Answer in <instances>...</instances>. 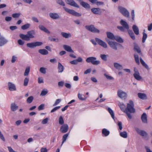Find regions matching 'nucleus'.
Returning a JSON list of instances; mask_svg holds the SVG:
<instances>
[{
  "mask_svg": "<svg viewBox=\"0 0 152 152\" xmlns=\"http://www.w3.org/2000/svg\"><path fill=\"white\" fill-rule=\"evenodd\" d=\"M145 30H144L143 32V36L142 39V41L143 43H144L145 42L147 37V35L145 32Z\"/></svg>",
  "mask_w": 152,
  "mask_h": 152,
  "instance_id": "33",
  "label": "nucleus"
},
{
  "mask_svg": "<svg viewBox=\"0 0 152 152\" xmlns=\"http://www.w3.org/2000/svg\"><path fill=\"white\" fill-rule=\"evenodd\" d=\"M95 40L99 45L104 48H107V44L102 40L99 38H95Z\"/></svg>",
  "mask_w": 152,
  "mask_h": 152,
  "instance_id": "9",
  "label": "nucleus"
},
{
  "mask_svg": "<svg viewBox=\"0 0 152 152\" xmlns=\"http://www.w3.org/2000/svg\"><path fill=\"white\" fill-rule=\"evenodd\" d=\"M118 96L121 98L125 99L127 96V94L126 93L123 91L121 90H118Z\"/></svg>",
  "mask_w": 152,
  "mask_h": 152,
  "instance_id": "11",
  "label": "nucleus"
},
{
  "mask_svg": "<svg viewBox=\"0 0 152 152\" xmlns=\"http://www.w3.org/2000/svg\"><path fill=\"white\" fill-rule=\"evenodd\" d=\"M118 9L119 11L124 17L126 18L129 17V12L126 8L119 6L118 7Z\"/></svg>",
  "mask_w": 152,
  "mask_h": 152,
  "instance_id": "3",
  "label": "nucleus"
},
{
  "mask_svg": "<svg viewBox=\"0 0 152 152\" xmlns=\"http://www.w3.org/2000/svg\"><path fill=\"white\" fill-rule=\"evenodd\" d=\"M120 134L121 137L124 138H126L127 137V134L125 131L121 132Z\"/></svg>",
  "mask_w": 152,
  "mask_h": 152,
  "instance_id": "37",
  "label": "nucleus"
},
{
  "mask_svg": "<svg viewBox=\"0 0 152 152\" xmlns=\"http://www.w3.org/2000/svg\"><path fill=\"white\" fill-rule=\"evenodd\" d=\"M18 108V106H17L15 103H12L11 105V109L12 111H15Z\"/></svg>",
  "mask_w": 152,
  "mask_h": 152,
  "instance_id": "30",
  "label": "nucleus"
},
{
  "mask_svg": "<svg viewBox=\"0 0 152 152\" xmlns=\"http://www.w3.org/2000/svg\"><path fill=\"white\" fill-rule=\"evenodd\" d=\"M78 98L80 100H82V101L85 100L86 99V97H85L84 96V97H83L82 96V95L80 94H78Z\"/></svg>",
  "mask_w": 152,
  "mask_h": 152,
  "instance_id": "43",
  "label": "nucleus"
},
{
  "mask_svg": "<svg viewBox=\"0 0 152 152\" xmlns=\"http://www.w3.org/2000/svg\"><path fill=\"white\" fill-rule=\"evenodd\" d=\"M134 73L133 76L135 78L138 80H140L142 79V77L140 75V74L138 71L136 70L135 68L134 69Z\"/></svg>",
  "mask_w": 152,
  "mask_h": 152,
  "instance_id": "12",
  "label": "nucleus"
},
{
  "mask_svg": "<svg viewBox=\"0 0 152 152\" xmlns=\"http://www.w3.org/2000/svg\"><path fill=\"white\" fill-rule=\"evenodd\" d=\"M48 120V118H46L43 119L42 121V123L43 124H45L47 123Z\"/></svg>",
  "mask_w": 152,
  "mask_h": 152,
  "instance_id": "60",
  "label": "nucleus"
},
{
  "mask_svg": "<svg viewBox=\"0 0 152 152\" xmlns=\"http://www.w3.org/2000/svg\"><path fill=\"white\" fill-rule=\"evenodd\" d=\"M91 11L94 14L100 15L102 14V11H104V10L101 9L99 8H93L91 9Z\"/></svg>",
  "mask_w": 152,
  "mask_h": 152,
  "instance_id": "10",
  "label": "nucleus"
},
{
  "mask_svg": "<svg viewBox=\"0 0 152 152\" xmlns=\"http://www.w3.org/2000/svg\"><path fill=\"white\" fill-rule=\"evenodd\" d=\"M29 81V79L28 78H25L24 80L23 85L24 86H26L28 84Z\"/></svg>",
  "mask_w": 152,
  "mask_h": 152,
  "instance_id": "47",
  "label": "nucleus"
},
{
  "mask_svg": "<svg viewBox=\"0 0 152 152\" xmlns=\"http://www.w3.org/2000/svg\"><path fill=\"white\" fill-rule=\"evenodd\" d=\"M18 44L20 45H23L24 43V41L21 39H19L18 41Z\"/></svg>",
  "mask_w": 152,
  "mask_h": 152,
  "instance_id": "62",
  "label": "nucleus"
},
{
  "mask_svg": "<svg viewBox=\"0 0 152 152\" xmlns=\"http://www.w3.org/2000/svg\"><path fill=\"white\" fill-rule=\"evenodd\" d=\"M69 127L67 124H64L62 126L60 129V132L62 133L67 132L68 130Z\"/></svg>",
  "mask_w": 152,
  "mask_h": 152,
  "instance_id": "14",
  "label": "nucleus"
},
{
  "mask_svg": "<svg viewBox=\"0 0 152 152\" xmlns=\"http://www.w3.org/2000/svg\"><path fill=\"white\" fill-rule=\"evenodd\" d=\"M20 13H14L12 14V16L14 18H18L20 16Z\"/></svg>",
  "mask_w": 152,
  "mask_h": 152,
  "instance_id": "51",
  "label": "nucleus"
},
{
  "mask_svg": "<svg viewBox=\"0 0 152 152\" xmlns=\"http://www.w3.org/2000/svg\"><path fill=\"white\" fill-rule=\"evenodd\" d=\"M49 39L51 41H53L56 42H58V38H55L49 37Z\"/></svg>",
  "mask_w": 152,
  "mask_h": 152,
  "instance_id": "50",
  "label": "nucleus"
},
{
  "mask_svg": "<svg viewBox=\"0 0 152 152\" xmlns=\"http://www.w3.org/2000/svg\"><path fill=\"white\" fill-rule=\"evenodd\" d=\"M30 69L29 67H28L26 68L25 69V72L24 73V75L25 76H27L28 75L30 72Z\"/></svg>",
  "mask_w": 152,
  "mask_h": 152,
  "instance_id": "42",
  "label": "nucleus"
},
{
  "mask_svg": "<svg viewBox=\"0 0 152 152\" xmlns=\"http://www.w3.org/2000/svg\"><path fill=\"white\" fill-rule=\"evenodd\" d=\"M83 59L81 57H79L77 59L71 61L70 63L72 64H76L79 62H82Z\"/></svg>",
  "mask_w": 152,
  "mask_h": 152,
  "instance_id": "24",
  "label": "nucleus"
},
{
  "mask_svg": "<svg viewBox=\"0 0 152 152\" xmlns=\"http://www.w3.org/2000/svg\"><path fill=\"white\" fill-rule=\"evenodd\" d=\"M107 37L108 38L112 40H114L115 39V36L111 32H107L106 33Z\"/></svg>",
  "mask_w": 152,
  "mask_h": 152,
  "instance_id": "25",
  "label": "nucleus"
},
{
  "mask_svg": "<svg viewBox=\"0 0 152 152\" xmlns=\"http://www.w3.org/2000/svg\"><path fill=\"white\" fill-rule=\"evenodd\" d=\"M138 97L140 99H147V97L146 94L142 93H138Z\"/></svg>",
  "mask_w": 152,
  "mask_h": 152,
  "instance_id": "29",
  "label": "nucleus"
},
{
  "mask_svg": "<svg viewBox=\"0 0 152 152\" xmlns=\"http://www.w3.org/2000/svg\"><path fill=\"white\" fill-rule=\"evenodd\" d=\"M69 134H65L63 137L62 138V143L61 145H62L63 143L66 141V140Z\"/></svg>",
  "mask_w": 152,
  "mask_h": 152,
  "instance_id": "41",
  "label": "nucleus"
},
{
  "mask_svg": "<svg viewBox=\"0 0 152 152\" xmlns=\"http://www.w3.org/2000/svg\"><path fill=\"white\" fill-rule=\"evenodd\" d=\"M45 107V104H42L38 107V109L39 110H42L44 109Z\"/></svg>",
  "mask_w": 152,
  "mask_h": 152,
  "instance_id": "53",
  "label": "nucleus"
},
{
  "mask_svg": "<svg viewBox=\"0 0 152 152\" xmlns=\"http://www.w3.org/2000/svg\"><path fill=\"white\" fill-rule=\"evenodd\" d=\"M117 28L119 29L121 31L123 32H125V28L122 26H118Z\"/></svg>",
  "mask_w": 152,
  "mask_h": 152,
  "instance_id": "52",
  "label": "nucleus"
},
{
  "mask_svg": "<svg viewBox=\"0 0 152 152\" xmlns=\"http://www.w3.org/2000/svg\"><path fill=\"white\" fill-rule=\"evenodd\" d=\"M63 8L66 12L73 15L78 17L81 16V14L76 12L74 10L69 9L64 7H63Z\"/></svg>",
  "mask_w": 152,
  "mask_h": 152,
  "instance_id": "7",
  "label": "nucleus"
},
{
  "mask_svg": "<svg viewBox=\"0 0 152 152\" xmlns=\"http://www.w3.org/2000/svg\"><path fill=\"white\" fill-rule=\"evenodd\" d=\"M60 108V106H57L55 107L51 111V113H53L56 111V110L59 109Z\"/></svg>",
  "mask_w": 152,
  "mask_h": 152,
  "instance_id": "57",
  "label": "nucleus"
},
{
  "mask_svg": "<svg viewBox=\"0 0 152 152\" xmlns=\"http://www.w3.org/2000/svg\"><path fill=\"white\" fill-rule=\"evenodd\" d=\"M34 99V97L32 96L29 97L26 100L27 102L28 103L30 104L31 103Z\"/></svg>",
  "mask_w": 152,
  "mask_h": 152,
  "instance_id": "40",
  "label": "nucleus"
},
{
  "mask_svg": "<svg viewBox=\"0 0 152 152\" xmlns=\"http://www.w3.org/2000/svg\"><path fill=\"white\" fill-rule=\"evenodd\" d=\"M39 27L40 30L47 33L50 34V31L45 27L42 25H39Z\"/></svg>",
  "mask_w": 152,
  "mask_h": 152,
  "instance_id": "23",
  "label": "nucleus"
},
{
  "mask_svg": "<svg viewBox=\"0 0 152 152\" xmlns=\"http://www.w3.org/2000/svg\"><path fill=\"white\" fill-rule=\"evenodd\" d=\"M120 23L122 26H123L126 29H127V30L129 29V25L126 21L123 19H121L120 21Z\"/></svg>",
  "mask_w": 152,
  "mask_h": 152,
  "instance_id": "17",
  "label": "nucleus"
},
{
  "mask_svg": "<svg viewBox=\"0 0 152 152\" xmlns=\"http://www.w3.org/2000/svg\"><path fill=\"white\" fill-rule=\"evenodd\" d=\"M128 32L129 35L131 38L133 40H134L135 39L134 35L132 31L131 30H128Z\"/></svg>",
  "mask_w": 152,
  "mask_h": 152,
  "instance_id": "31",
  "label": "nucleus"
},
{
  "mask_svg": "<svg viewBox=\"0 0 152 152\" xmlns=\"http://www.w3.org/2000/svg\"><path fill=\"white\" fill-rule=\"evenodd\" d=\"M61 101V99H57L56 102L53 105V106H55L56 105H57V104H58V103H59Z\"/></svg>",
  "mask_w": 152,
  "mask_h": 152,
  "instance_id": "56",
  "label": "nucleus"
},
{
  "mask_svg": "<svg viewBox=\"0 0 152 152\" xmlns=\"http://www.w3.org/2000/svg\"><path fill=\"white\" fill-rule=\"evenodd\" d=\"M80 5L84 8L87 9H89L90 7V5L88 3L84 1H81L80 3Z\"/></svg>",
  "mask_w": 152,
  "mask_h": 152,
  "instance_id": "28",
  "label": "nucleus"
},
{
  "mask_svg": "<svg viewBox=\"0 0 152 152\" xmlns=\"http://www.w3.org/2000/svg\"><path fill=\"white\" fill-rule=\"evenodd\" d=\"M56 2L60 5L64 6L65 3L62 0H56Z\"/></svg>",
  "mask_w": 152,
  "mask_h": 152,
  "instance_id": "46",
  "label": "nucleus"
},
{
  "mask_svg": "<svg viewBox=\"0 0 152 152\" xmlns=\"http://www.w3.org/2000/svg\"><path fill=\"white\" fill-rule=\"evenodd\" d=\"M48 92V91L47 90H43L40 94L41 96H44L46 95Z\"/></svg>",
  "mask_w": 152,
  "mask_h": 152,
  "instance_id": "49",
  "label": "nucleus"
},
{
  "mask_svg": "<svg viewBox=\"0 0 152 152\" xmlns=\"http://www.w3.org/2000/svg\"><path fill=\"white\" fill-rule=\"evenodd\" d=\"M66 2L70 5L77 8H79V6L73 0H65Z\"/></svg>",
  "mask_w": 152,
  "mask_h": 152,
  "instance_id": "13",
  "label": "nucleus"
},
{
  "mask_svg": "<svg viewBox=\"0 0 152 152\" xmlns=\"http://www.w3.org/2000/svg\"><path fill=\"white\" fill-rule=\"evenodd\" d=\"M129 112H128L127 111H126L125 113L127 114L128 118L130 119H131L132 118V116L131 114L129 113Z\"/></svg>",
  "mask_w": 152,
  "mask_h": 152,
  "instance_id": "61",
  "label": "nucleus"
},
{
  "mask_svg": "<svg viewBox=\"0 0 152 152\" xmlns=\"http://www.w3.org/2000/svg\"><path fill=\"white\" fill-rule=\"evenodd\" d=\"M102 133L105 136H107L109 134L110 132L109 131L107 130L106 129H102Z\"/></svg>",
  "mask_w": 152,
  "mask_h": 152,
  "instance_id": "39",
  "label": "nucleus"
},
{
  "mask_svg": "<svg viewBox=\"0 0 152 152\" xmlns=\"http://www.w3.org/2000/svg\"><path fill=\"white\" fill-rule=\"evenodd\" d=\"M86 61L88 63H91L93 65H97L100 63L99 61L96 60V58L94 57L88 58L86 59Z\"/></svg>",
  "mask_w": 152,
  "mask_h": 152,
  "instance_id": "4",
  "label": "nucleus"
},
{
  "mask_svg": "<svg viewBox=\"0 0 152 152\" xmlns=\"http://www.w3.org/2000/svg\"><path fill=\"white\" fill-rule=\"evenodd\" d=\"M134 50L136 51L138 53L142 55L141 49L139 46L136 43H134Z\"/></svg>",
  "mask_w": 152,
  "mask_h": 152,
  "instance_id": "18",
  "label": "nucleus"
},
{
  "mask_svg": "<svg viewBox=\"0 0 152 152\" xmlns=\"http://www.w3.org/2000/svg\"><path fill=\"white\" fill-rule=\"evenodd\" d=\"M106 40L111 48L115 50H117V46L119 45V43L110 40L108 39H106Z\"/></svg>",
  "mask_w": 152,
  "mask_h": 152,
  "instance_id": "5",
  "label": "nucleus"
},
{
  "mask_svg": "<svg viewBox=\"0 0 152 152\" xmlns=\"http://www.w3.org/2000/svg\"><path fill=\"white\" fill-rule=\"evenodd\" d=\"M39 52L43 55H46L48 53V51L45 49H39Z\"/></svg>",
  "mask_w": 152,
  "mask_h": 152,
  "instance_id": "32",
  "label": "nucleus"
},
{
  "mask_svg": "<svg viewBox=\"0 0 152 152\" xmlns=\"http://www.w3.org/2000/svg\"><path fill=\"white\" fill-rule=\"evenodd\" d=\"M50 18L54 20L58 19L60 18V16L58 14L56 13L51 12L49 14Z\"/></svg>",
  "mask_w": 152,
  "mask_h": 152,
  "instance_id": "15",
  "label": "nucleus"
},
{
  "mask_svg": "<svg viewBox=\"0 0 152 152\" xmlns=\"http://www.w3.org/2000/svg\"><path fill=\"white\" fill-rule=\"evenodd\" d=\"M48 150L46 148H42L40 150V152H47Z\"/></svg>",
  "mask_w": 152,
  "mask_h": 152,
  "instance_id": "64",
  "label": "nucleus"
},
{
  "mask_svg": "<svg viewBox=\"0 0 152 152\" xmlns=\"http://www.w3.org/2000/svg\"><path fill=\"white\" fill-rule=\"evenodd\" d=\"M7 42V40L4 37H0V46H3Z\"/></svg>",
  "mask_w": 152,
  "mask_h": 152,
  "instance_id": "20",
  "label": "nucleus"
},
{
  "mask_svg": "<svg viewBox=\"0 0 152 152\" xmlns=\"http://www.w3.org/2000/svg\"><path fill=\"white\" fill-rule=\"evenodd\" d=\"M30 24L27 23L22 26L21 27V28L23 30H25L28 28L30 26Z\"/></svg>",
  "mask_w": 152,
  "mask_h": 152,
  "instance_id": "34",
  "label": "nucleus"
},
{
  "mask_svg": "<svg viewBox=\"0 0 152 152\" xmlns=\"http://www.w3.org/2000/svg\"><path fill=\"white\" fill-rule=\"evenodd\" d=\"M40 71L42 73L45 74L46 73V69L43 67H41L40 69Z\"/></svg>",
  "mask_w": 152,
  "mask_h": 152,
  "instance_id": "54",
  "label": "nucleus"
},
{
  "mask_svg": "<svg viewBox=\"0 0 152 152\" xmlns=\"http://www.w3.org/2000/svg\"><path fill=\"white\" fill-rule=\"evenodd\" d=\"M114 40H115L117 41L120 43L123 42V39L120 37L115 36Z\"/></svg>",
  "mask_w": 152,
  "mask_h": 152,
  "instance_id": "36",
  "label": "nucleus"
},
{
  "mask_svg": "<svg viewBox=\"0 0 152 152\" xmlns=\"http://www.w3.org/2000/svg\"><path fill=\"white\" fill-rule=\"evenodd\" d=\"M36 32L34 30H33L28 31L26 34H20L19 35L20 37L22 39L29 41L31 39L35 37Z\"/></svg>",
  "mask_w": 152,
  "mask_h": 152,
  "instance_id": "1",
  "label": "nucleus"
},
{
  "mask_svg": "<svg viewBox=\"0 0 152 152\" xmlns=\"http://www.w3.org/2000/svg\"><path fill=\"white\" fill-rule=\"evenodd\" d=\"M61 35L63 37L66 39L72 37V35L70 33H68L63 32L61 33Z\"/></svg>",
  "mask_w": 152,
  "mask_h": 152,
  "instance_id": "21",
  "label": "nucleus"
},
{
  "mask_svg": "<svg viewBox=\"0 0 152 152\" xmlns=\"http://www.w3.org/2000/svg\"><path fill=\"white\" fill-rule=\"evenodd\" d=\"M17 59V57L15 56H12V60H11V62L12 63H14Z\"/></svg>",
  "mask_w": 152,
  "mask_h": 152,
  "instance_id": "58",
  "label": "nucleus"
},
{
  "mask_svg": "<svg viewBox=\"0 0 152 152\" xmlns=\"http://www.w3.org/2000/svg\"><path fill=\"white\" fill-rule=\"evenodd\" d=\"M134 57L135 58V61L137 64H139L140 63L139 58L137 54L134 55Z\"/></svg>",
  "mask_w": 152,
  "mask_h": 152,
  "instance_id": "48",
  "label": "nucleus"
},
{
  "mask_svg": "<svg viewBox=\"0 0 152 152\" xmlns=\"http://www.w3.org/2000/svg\"><path fill=\"white\" fill-rule=\"evenodd\" d=\"M42 43L41 42H36L30 43H28L27 44V46L30 48H33L37 46L41 45Z\"/></svg>",
  "mask_w": 152,
  "mask_h": 152,
  "instance_id": "8",
  "label": "nucleus"
},
{
  "mask_svg": "<svg viewBox=\"0 0 152 152\" xmlns=\"http://www.w3.org/2000/svg\"><path fill=\"white\" fill-rule=\"evenodd\" d=\"M118 125L119 127V129L120 130H121L122 129V124L121 122L118 121Z\"/></svg>",
  "mask_w": 152,
  "mask_h": 152,
  "instance_id": "63",
  "label": "nucleus"
},
{
  "mask_svg": "<svg viewBox=\"0 0 152 152\" xmlns=\"http://www.w3.org/2000/svg\"><path fill=\"white\" fill-rule=\"evenodd\" d=\"M119 106L121 110L124 112H125L126 109L125 105L122 103H120L119 104Z\"/></svg>",
  "mask_w": 152,
  "mask_h": 152,
  "instance_id": "35",
  "label": "nucleus"
},
{
  "mask_svg": "<svg viewBox=\"0 0 152 152\" xmlns=\"http://www.w3.org/2000/svg\"><path fill=\"white\" fill-rule=\"evenodd\" d=\"M135 130L141 136L145 137L147 136V134L144 131L140 130L137 128H135Z\"/></svg>",
  "mask_w": 152,
  "mask_h": 152,
  "instance_id": "16",
  "label": "nucleus"
},
{
  "mask_svg": "<svg viewBox=\"0 0 152 152\" xmlns=\"http://www.w3.org/2000/svg\"><path fill=\"white\" fill-rule=\"evenodd\" d=\"M63 48L66 51L71 53H73L74 52L73 50L72 49L70 46L64 45H63Z\"/></svg>",
  "mask_w": 152,
  "mask_h": 152,
  "instance_id": "26",
  "label": "nucleus"
},
{
  "mask_svg": "<svg viewBox=\"0 0 152 152\" xmlns=\"http://www.w3.org/2000/svg\"><path fill=\"white\" fill-rule=\"evenodd\" d=\"M132 29L134 33L137 35L139 34V29L138 27L135 25L132 26Z\"/></svg>",
  "mask_w": 152,
  "mask_h": 152,
  "instance_id": "27",
  "label": "nucleus"
},
{
  "mask_svg": "<svg viewBox=\"0 0 152 152\" xmlns=\"http://www.w3.org/2000/svg\"><path fill=\"white\" fill-rule=\"evenodd\" d=\"M85 28L88 31L93 33H99L100 32L99 30L96 28L94 26L92 25L86 26Z\"/></svg>",
  "mask_w": 152,
  "mask_h": 152,
  "instance_id": "6",
  "label": "nucleus"
},
{
  "mask_svg": "<svg viewBox=\"0 0 152 152\" xmlns=\"http://www.w3.org/2000/svg\"><path fill=\"white\" fill-rule=\"evenodd\" d=\"M64 121L62 116H60L59 119V123L60 125H62L64 124Z\"/></svg>",
  "mask_w": 152,
  "mask_h": 152,
  "instance_id": "44",
  "label": "nucleus"
},
{
  "mask_svg": "<svg viewBox=\"0 0 152 152\" xmlns=\"http://www.w3.org/2000/svg\"><path fill=\"white\" fill-rule=\"evenodd\" d=\"M107 56H108L107 55L105 54H101L100 55V57L101 59L104 61H106L107 60Z\"/></svg>",
  "mask_w": 152,
  "mask_h": 152,
  "instance_id": "45",
  "label": "nucleus"
},
{
  "mask_svg": "<svg viewBox=\"0 0 152 152\" xmlns=\"http://www.w3.org/2000/svg\"><path fill=\"white\" fill-rule=\"evenodd\" d=\"M108 111L111 115L112 118L114 119L115 118L113 110L110 108L109 107L108 108Z\"/></svg>",
  "mask_w": 152,
  "mask_h": 152,
  "instance_id": "38",
  "label": "nucleus"
},
{
  "mask_svg": "<svg viewBox=\"0 0 152 152\" xmlns=\"http://www.w3.org/2000/svg\"><path fill=\"white\" fill-rule=\"evenodd\" d=\"M8 85L9 89L10 91H14L16 90V87L15 84L9 82H8Z\"/></svg>",
  "mask_w": 152,
  "mask_h": 152,
  "instance_id": "19",
  "label": "nucleus"
},
{
  "mask_svg": "<svg viewBox=\"0 0 152 152\" xmlns=\"http://www.w3.org/2000/svg\"><path fill=\"white\" fill-rule=\"evenodd\" d=\"M134 104L132 101L130 100L129 103L127 104V107L126 109V111H127L131 113H134L135 112V109L134 108Z\"/></svg>",
  "mask_w": 152,
  "mask_h": 152,
  "instance_id": "2",
  "label": "nucleus"
},
{
  "mask_svg": "<svg viewBox=\"0 0 152 152\" xmlns=\"http://www.w3.org/2000/svg\"><path fill=\"white\" fill-rule=\"evenodd\" d=\"M141 119L143 123H147V116L145 113H144L142 115Z\"/></svg>",
  "mask_w": 152,
  "mask_h": 152,
  "instance_id": "22",
  "label": "nucleus"
},
{
  "mask_svg": "<svg viewBox=\"0 0 152 152\" xmlns=\"http://www.w3.org/2000/svg\"><path fill=\"white\" fill-rule=\"evenodd\" d=\"M12 17L9 16H7L5 18V20L7 22H9L12 20Z\"/></svg>",
  "mask_w": 152,
  "mask_h": 152,
  "instance_id": "55",
  "label": "nucleus"
},
{
  "mask_svg": "<svg viewBox=\"0 0 152 152\" xmlns=\"http://www.w3.org/2000/svg\"><path fill=\"white\" fill-rule=\"evenodd\" d=\"M140 61L141 63L143 66H147V64L145 63L143 60L141 58H140Z\"/></svg>",
  "mask_w": 152,
  "mask_h": 152,
  "instance_id": "59",
  "label": "nucleus"
}]
</instances>
